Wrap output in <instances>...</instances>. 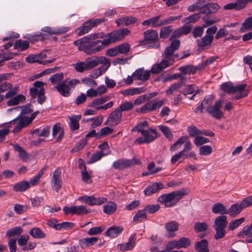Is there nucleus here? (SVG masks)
Segmentation results:
<instances>
[{"mask_svg": "<svg viewBox=\"0 0 252 252\" xmlns=\"http://www.w3.org/2000/svg\"><path fill=\"white\" fill-rule=\"evenodd\" d=\"M187 194L186 190L182 189L180 190L162 194L159 196L158 201L163 204L165 207H172L175 206Z\"/></svg>", "mask_w": 252, "mask_h": 252, "instance_id": "1", "label": "nucleus"}, {"mask_svg": "<svg viewBox=\"0 0 252 252\" xmlns=\"http://www.w3.org/2000/svg\"><path fill=\"white\" fill-rule=\"evenodd\" d=\"M246 84L234 87L232 83L226 82L221 85V89L225 92L232 94V99L237 100L248 95L249 91L246 89Z\"/></svg>", "mask_w": 252, "mask_h": 252, "instance_id": "2", "label": "nucleus"}, {"mask_svg": "<svg viewBox=\"0 0 252 252\" xmlns=\"http://www.w3.org/2000/svg\"><path fill=\"white\" fill-rule=\"evenodd\" d=\"M130 32V31L126 28L113 31L107 36L108 38L102 40L101 43L102 45L108 46L111 43H115L123 40L126 35H129Z\"/></svg>", "mask_w": 252, "mask_h": 252, "instance_id": "3", "label": "nucleus"}, {"mask_svg": "<svg viewBox=\"0 0 252 252\" xmlns=\"http://www.w3.org/2000/svg\"><path fill=\"white\" fill-rule=\"evenodd\" d=\"M80 82L79 80L73 79L70 80H66L59 83L55 88L63 96L68 97L71 94V90L74 89Z\"/></svg>", "mask_w": 252, "mask_h": 252, "instance_id": "4", "label": "nucleus"}, {"mask_svg": "<svg viewBox=\"0 0 252 252\" xmlns=\"http://www.w3.org/2000/svg\"><path fill=\"white\" fill-rule=\"evenodd\" d=\"M43 83L41 81H36L34 83L33 87L30 89V94L33 98L37 96V102L40 104H42L45 99Z\"/></svg>", "mask_w": 252, "mask_h": 252, "instance_id": "5", "label": "nucleus"}, {"mask_svg": "<svg viewBox=\"0 0 252 252\" xmlns=\"http://www.w3.org/2000/svg\"><path fill=\"white\" fill-rule=\"evenodd\" d=\"M108 96L96 98L89 104V106L95 109L96 110H106L113 107V101H109L106 104L104 103L109 99Z\"/></svg>", "mask_w": 252, "mask_h": 252, "instance_id": "6", "label": "nucleus"}, {"mask_svg": "<svg viewBox=\"0 0 252 252\" xmlns=\"http://www.w3.org/2000/svg\"><path fill=\"white\" fill-rule=\"evenodd\" d=\"M218 28L216 26L209 28L206 32V34L202 38L197 40L198 46L204 47L210 45L214 39V34L217 32Z\"/></svg>", "mask_w": 252, "mask_h": 252, "instance_id": "7", "label": "nucleus"}, {"mask_svg": "<svg viewBox=\"0 0 252 252\" xmlns=\"http://www.w3.org/2000/svg\"><path fill=\"white\" fill-rule=\"evenodd\" d=\"M105 20L106 19L103 18L90 19L85 22L82 26L77 28L76 32L79 35H82L88 32L93 27L105 22Z\"/></svg>", "mask_w": 252, "mask_h": 252, "instance_id": "8", "label": "nucleus"}, {"mask_svg": "<svg viewBox=\"0 0 252 252\" xmlns=\"http://www.w3.org/2000/svg\"><path fill=\"white\" fill-rule=\"evenodd\" d=\"M140 133L143 137L135 140V143L139 144L152 142L157 137V130L154 128H150L145 130H142Z\"/></svg>", "mask_w": 252, "mask_h": 252, "instance_id": "9", "label": "nucleus"}, {"mask_svg": "<svg viewBox=\"0 0 252 252\" xmlns=\"http://www.w3.org/2000/svg\"><path fill=\"white\" fill-rule=\"evenodd\" d=\"M180 45V40L175 39L171 43L169 46L166 47L165 49L163 60H165L171 65L174 62V60L173 59V54L175 51L179 48Z\"/></svg>", "mask_w": 252, "mask_h": 252, "instance_id": "10", "label": "nucleus"}, {"mask_svg": "<svg viewBox=\"0 0 252 252\" xmlns=\"http://www.w3.org/2000/svg\"><path fill=\"white\" fill-rule=\"evenodd\" d=\"M72 66L75 70L79 73H82L90 70L94 68L92 57L86 58L84 61L79 62L73 63Z\"/></svg>", "mask_w": 252, "mask_h": 252, "instance_id": "11", "label": "nucleus"}, {"mask_svg": "<svg viewBox=\"0 0 252 252\" xmlns=\"http://www.w3.org/2000/svg\"><path fill=\"white\" fill-rule=\"evenodd\" d=\"M47 57V55L45 53L42 52L40 54L35 55H30L26 58V61L29 63H37L40 64H46L47 63H52L55 61L56 58L42 61Z\"/></svg>", "mask_w": 252, "mask_h": 252, "instance_id": "12", "label": "nucleus"}, {"mask_svg": "<svg viewBox=\"0 0 252 252\" xmlns=\"http://www.w3.org/2000/svg\"><path fill=\"white\" fill-rule=\"evenodd\" d=\"M122 118V113L119 109L116 108L110 114L104 124L112 126H116L121 123Z\"/></svg>", "mask_w": 252, "mask_h": 252, "instance_id": "13", "label": "nucleus"}, {"mask_svg": "<svg viewBox=\"0 0 252 252\" xmlns=\"http://www.w3.org/2000/svg\"><path fill=\"white\" fill-rule=\"evenodd\" d=\"M140 163L139 160L135 158L132 159H120L114 162L113 167L116 169H123Z\"/></svg>", "mask_w": 252, "mask_h": 252, "instance_id": "14", "label": "nucleus"}, {"mask_svg": "<svg viewBox=\"0 0 252 252\" xmlns=\"http://www.w3.org/2000/svg\"><path fill=\"white\" fill-rule=\"evenodd\" d=\"M78 200L90 206L100 205L107 201L104 197H95L94 196L84 195L78 198Z\"/></svg>", "mask_w": 252, "mask_h": 252, "instance_id": "15", "label": "nucleus"}, {"mask_svg": "<svg viewBox=\"0 0 252 252\" xmlns=\"http://www.w3.org/2000/svg\"><path fill=\"white\" fill-rule=\"evenodd\" d=\"M94 68L99 64H101L99 67L104 72L110 66V60L103 56H93L92 57Z\"/></svg>", "mask_w": 252, "mask_h": 252, "instance_id": "16", "label": "nucleus"}, {"mask_svg": "<svg viewBox=\"0 0 252 252\" xmlns=\"http://www.w3.org/2000/svg\"><path fill=\"white\" fill-rule=\"evenodd\" d=\"M136 234L132 233L129 237L127 242L118 244L117 248L122 251L132 250L136 245Z\"/></svg>", "mask_w": 252, "mask_h": 252, "instance_id": "17", "label": "nucleus"}, {"mask_svg": "<svg viewBox=\"0 0 252 252\" xmlns=\"http://www.w3.org/2000/svg\"><path fill=\"white\" fill-rule=\"evenodd\" d=\"M16 124L12 132L16 134L19 132L23 128L30 124V120H29L27 117H23L19 120L18 118L12 120L10 122V125Z\"/></svg>", "mask_w": 252, "mask_h": 252, "instance_id": "18", "label": "nucleus"}, {"mask_svg": "<svg viewBox=\"0 0 252 252\" xmlns=\"http://www.w3.org/2000/svg\"><path fill=\"white\" fill-rule=\"evenodd\" d=\"M62 185L61 171L60 168H58L53 172V177L51 180V185L52 188L58 192L61 188Z\"/></svg>", "mask_w": 252, "mask_h": 252, "instance_id": "19", "label": "nucleus"}, {"mask_svg": "<svg viewBox=\"0 0 252 252\" xmlns=\"http://www.w3.org/2000/svg\"><path fill=\"white\" fill-rule=\"evenodd\" d=\"M221 100H218L213 106L208 107L207 111L214 118L220 119L223 116V113L221 110Z\"/></svg>", "mask_w": 252, "mask_h": 252, "instance_id": "20", "label": "nucleus"}, {"mask_svg": "<svg viewBox=\"0 0 252 252\" xmlns=\"http://www.w3.org/2000/svg\"><path fill=\"white\" fill-rule=\"evenodd\" d=\"M41 32L50 34H62L69 31V28L66 27L51 28L45 27L41 29Z\"/></svg>", "mask_w": 252, "mask_h": 252, "instance_id": "21", "label": "nucleus"}, {"mask_svg": "<svg viewBox=\"0 0 252 252\" xmlns=\"http://www.w3.org/2000/svg\"><path fill=\"white\" fill-rule=\"evenodd\" d=\"M98 240L97 237H86L79 240V244L82 249H85L94 246Z\"/></svg>", "mask_w": 252, "mask_h": 252, "instance_id": "22", "label": "nucleus"}, {"mask_svg": "<svg viewBox=\"0 0 252 252\" xmlns=\"http://www.w3.org/2000/svg\"><path fill=\"white\" fill-rule=\"evenodd\" d=\"M134 80H139L143 81L148 80L150 76V72L145 70L143 68H139L133 73Z\"/></svg>", "mask_w": 252, "mask_h": 252, "instance_id": "23", "label": "nucleus"}, {"mask_svg": "<svg viewBox=\"0 0 252 252\" xmlns=\"http://www.w3.org/2000/svg\"><path fill=\"white\" fill-rule=\"evenodd\" d=\"M208 0H198L196 2L189 5L187 7V10L190 12L203 10L205 9L206 3Z\"/></svg>", "mask_w": 252, "mask_h": 252, "instance_id": "24", "label": "nucleus"}, {"mask_svg": "<svg viewBox=\"0 0 252 252\" xmlns=\"http://www.w3.org/2000/svg\"><path fill=\"white\" fill-rule=\"evenodd\" d=\"M124 230V228L122 226L117 225H113L109 227L105 231V235L111 238H114L117 237Z\"/></svg>", "mask_w": 252, "mask_h": 252, "instance_id": "25", "label": "nucleus"}, {"mask_svg": "<svg viewBox=\"0 0 252 252\" xmlns=\"http://www.w3.org/2000/svg\"><path fill=\"white\" fill-rule=\"evenodd\" d=\"M137 21V19L133 17H124L116 20L115 22L118 27L127 26L134 24Z\"/></svg>", "mask_w": 252, "mask_h": 252, "instance_id": "26", "label": "nucleus"}, {"mask_svg": "<svg viewBox=\"0 0 252 252\" xmlns=\"http://www.w3.org/2000/svg\"><path fill=\"white\" fill-rule=\"evenodd\" d=\"M179 224L176 221L171 220L165 224V228L168 232L170 237H173L175 235L174 232L177 231L179 228Z\"/></svg>", "mask_w": 252, "mask_h": 252, "instance_id": "27", "label": "nucleus"}, {"mask_svg": "<svg viewBox=\"0 0 252 252\" xmlns=\"http://www.w3.org/2000/svg\"><path fill=\"white\" fill-rule=\"evenodd\" d=\"M163 188V185L161 183H154L145 189L144 192L146 195L149 196Z\"/></svg>", "mask_w": 252, "mask_h": 252, "instance_id": "28", "label": "nucleus"}, {"mask_svg": "<svg viewBox=\"0 0 252 252\" xmlns=\"http://www.w3.org/2000/svg\"><path fill=\"white\" fill-rule=\"evenodd\" d=\"M191 27L188 26H184L176 30L170 37V40L173 38L179 37L184 34H188L191 31Z\"/></svg>", "mask_w": 252, "mask_h": 252, "instance_id": "29", "label": "nucleus"}, {"mask_svg": "<svg viewBox=\"0 0 252 252\" xmlns=\"http://www.w3.org/2000/svg\"><path fill=\"white\" fill-rule=\"evenodd\" d=\"M243 209L241 207L240 203H235L230 206L228 209H227V214L231 217H235L239 215Z\"/></svg>", "mask_w": 252, "mask_h": 252, "instance_id": "30", "label": "nucleus"}, {"mask_svg": "<svg viewBox=\"0 0 252 252\" xmlns=\"http://www.w3.org/2000/svg\"><path fill=\"white\" fill-rule=\"evenodd\" d=\"M227 225V217L220 215L214 220V228H226Z\"/></svg>", "mask_w": 252, "mask_h": 252, "instance_id": "31", "label": "nucleus"}, {"mask_svg": "<svg viewBox=\"0 0 252 252\" xmlns=\"http://www.w3.org/2000/svg\"><path fill=\"white\" fill-rule=\"evenodd\" d=\"M220 8V6L216 3H206L205 9L200 11L202 14H214L216 13L219 9Z\"/></svg>", "mask_w": 252, "mask_h": 252, "instance_id": "32", "label": "nucleus"}, {"mask_svg": "<svg viewBox=\"0 0 252 252\" xmlns=\"http://www.w3.org/2000/svg\"><path fill=\"white\" fill-rule=\"evenodd\" d=\"M146 90L145 87L132 88L123 91L122 94L125 96L133 95L143 93Z\"/></svg>", "mask_w": 252, "mask_h": 252, "instance_id": "33", "label": "nucleus"}, {"mask_svg": "<svg viewBox=\"0 0 252 252\" xmlns=\"http://www.w3.org/2000/svg\"><path fill=\"white\" fill-rule=\"evenodd\" d=\"M251 223L249 225L244 226L243 229L238 233V237L240 238L245 239V241L247 239V236L252 233V216L251 218Z\"/></svg>", "mask_w": 252, "mask_h": 252, "instance_id": "34", "label": "nucleus"}, {"mask_svg": "<svg viewBox=\"0 0 252 252\" xmlns=\"http://www.w3.org/2000/svg\"><path fill=\"white\" fill-rule=\"evenodd\" d=\"M170 64L163 59L160 63H156L154 65L151 69V71L154 74H158L163 69L170 66Z\"/></svg>", "mask_w": 252, "mask_h": 252, "instance_id": "35", "label": "nucleus"}, {"mask_svg": "<svg viewBox=\"0 0 252 252\" xmlns=\"http://www.w3.org/2000/svg\"><path fill=\"white\" fill-rule=\"evenodd\" d=\"M212 211L215 214H220L221 215L227 214L226 208L221 203L214 204L212 207Z\"/></svg>", "mask_w": 252, "mask_h": 252, "instance_id": "36", "label": "nucleus"}, {"mask_svg": "<svg viewBox=\"0 0 252 252\" xmlns=\"http://www.w3.org/2000/svg\"><path fill=\"white\" fill-rule=\"evenodd\" d=\"M189 139L188 136H183L177 139V140L171 146L170 150L171 152H175L179 148H180L182 145L186 142Z\"/></svg>", "mask_w": 252, "mask_h": 252, "instance_id": "37", "label": "nucleus"}, {"mask_svg": "<svg viewBox=\"0 0 252 252\" xmlns=\"http://www.w3.org/2000/svg\"><path fill=\"white\" fill-rule=\"evenodd\" d=\"M194 248L198 252H209L208 247V242L205 239L197 242L195 245Z\"/></svg>", "mask_w": 252, "mask_h": 252, "instance_id": "38", "label": "nucleus"}, {"mask_svg": "<svg viewBox=\"0 0 252 252\" xmlns=\"http://www.w3.org/2000/svg\"><path fill=\"white\" fill-rule=\"evenodd\" d=\"M30 183L26 181H23L16 184L13 186V189L16 192H22L30 188Z\"/></svg>", "mask_w": 252, "mask_h": 252, "instance_id": "39", "label": "nucleus"}, {"mask_svg": "<svg viewBox=\"0 0 252 252\" xmlns=\"http://www.w3.org/2000/svg\"><path fill=\"white\" fill-rule=\"evenodd\" d=\"M26 99L25 96L23 94H18L11 98L7 102L8 106H14L24 102Z\"/></svg>", "mask_w": 252, "mask_h": 252, "instance_id": "40", "label": "nucleus"}, {"mask_svg": "<svg viewBox=\"0 0 252 252\" xmlns=\"http://www.w3.org/2000/svg\"><path fill=\"white\" fill-rule=\"evenodd\" d=\"M27 38L32 42H34L37 41H43L46 38V34L43 32H38L37 33L28 34Z\"/></svg>", "mask_w": 252, "mask_h": 252, "instance_id": "41", "label": "nucleus"}, {"mask_svg": "<svg viewBox=\"0 0 252 252\" xmlns=\"http://www.w3.org/2000/svg\"><path fill=\"white\" fill-rule=\"evenodd\" d=\"M160 18V16H157L149 19L144 21L142 24L144 26H152V27H158L160 26H158L159 23H158Z\"/></svg>", "mask_w": 252, "mask_h": 252, "instance_id": "42", "label": "nucleus"}, {"mask_svg": "<svg viewBox=\"0 0 252 252\" xmlns=\"http://www.w3.org/2000/svg\"><path fill=\"white\" fill-rule=\"evenodd\" d=\"M29 234L35 239H43L46 234L38 227H33L30 230Z\"/></svg>", "mask_w": 252, "mask_h": 252, "instance_id": "43", "label": "nucleus"}, {"mask_svg": "<svg viewBox=\"0 0 252 252\" xmlns=\"http://www.w3.org/2000/svg\"><path fill=\"white\" fill-rule=\"evenodd\" d=\"M23 232V229L20 226H16L8 229L6 233V236L8 237H12L20 236Z\"/></svg>", "mask_w": 252, "mask_h": 252, "instance_id": "44", "label": "nucleus"}, {"mask_svg": "<svg viewBox=\"0 0 252 252\" xmlns=\"http://www.w3.org/2000/svg\"><path fill=\"white\" fill-rule=\"evenodd\" d=\"M117 209V205L114 202H109L103 206V212L107 215L114 213Z\"/></svg>", "mask_w": 252, "mask_h": 252, "instance_id": "45", "label": "nucleus"}, {"mask_svg": "<svg viewBox=\"0 0 252 252\" xmlns=\"http://www.w3.org/2000/svg\"><path fill=\"white\" fill-rule=\"evenodd\" d=\"M81 118V115H77L70 118V128L71 130L74 131L79 127V121Z\"/></svg>", "mask_w": 252, "mask_h": 252, "instance_id": "46", "label": "nucleus"}, {"mask_svg": "<svg viewBox=\"0 0 252 252\" xmlns=\"http://www.w3.org/2000/svg\"><path fill=\"white\" fill-rule=\"evenodd\" d=\"M197 68L191 65L181 66L179 70L184 74H194L196 73Z\"/></svg>", "mask_w": 252, "mask_h": 252, "instance_id": "47", "label": "nucleus"}, {"mask_svg": "<svg viewBox=\"0 0 252 252\" xmlns=\"http://www.w3.org/2000/svg\"><path fill=\"white\" fill-rule=\"evenodd\" d=\"M91 212L90 209L84 205L74 206V215H84Z\"/></svg>", "mask_w": 252, "mask_h": 252, "instance_id": "48", "label": "nucleus"}, {"mask_svg": "<svg viewBox=\"0 0 252 252\" xmlns=\"http://www.w3.org/2000/svg\"><path fill=\"white\" fill-rule=\"evenodd\" d=\"M145 39L149 41H154L158 38V33L156 31L151 30H147L144 32Z\"/></svg>", "mask_w": 252, "mask_h": 252, "instance_id": "49", "label": "nucleus"}, {"mask_svg": "<svg viewBox=\"0 0 252 252\" xmlns=\"http://www.w3.org/2000/svg\"><path fill=\"white\" fill-rule=\"evenodd\" d=\"M153 111L152 100L146 103L145 105L136 110L137 112L142 113H146Z\"/></svg>", "mask_w": 252, "mask_h": 252, "instance_id": "50", "label": "nucleus"}, {"mask_svg": "<svg viewBox=\"0 0 252 252\" xmlns=\"http://www.w3.org/2000/svg\"><path fill=\"white\" fill-rule=\"evenodd\" d=\"M202 20L204 22V24H202L203 28H206L218 23L220 19L219 18L211 19L208 16H205L202 18Z\"/></svg>", "mask_w": 252, "mask_h": 252, "instance_id": "51", "label": "nucleus"}, {"mask_svg": "<svg viewBox=\"0 0 252 252\" xmlns=\"http://www.w3.org/2000/svg\"><path fill=\"white\" fill-rule=\"evenodd\" d=\"M29 46V43L27 41L17 40L14 43V48L20 51L27 49Z\"/></svg>", "mask_w": 252, "mask_h": 252, "instance_id": "52", "label": "nucleus"}, {"mask_svg": "<svg viewBox=\"0 0 252 252\" xmlns=\"http://www.w3.org/2000/svg\"><path fill=\"white\" fill-rule=\"evenodd\" d=\"M245 218H241L240 219L231 221L229 224L228 228L230 230H233L239 226L241 224H242L245 221Z\"/></svg>", "mask_w": 252, "mask_h": 252, "instance_id": "53", "label": "nucleus"}, {"mask_svg": "<svg viewBox=\"0 0 252 252\" xmlns=\"http://www.w3.org/2000/svg\"><path fill=\"white\" fill-rule=\"evenodd\" d=\"M182 86V84L181 82H178L172 84L166 91V95H170L177 92Z\"/></svg>", "mask_w": 252, "mask_h": 252, "instance_id": "54", "label": "nucleus"}, {"mask_svg": "<svg viewBox=\"0 0 252 252\" xmlns=\"http://www.w3.org/2000/svg\"><path fill=\"white\" fill-rule=\"evenodd\" d=\"M200 19V15L199 13L193 14L188 17L182 19V23L185 24H189L192 23H194Z\"/></svg>", "mask_w": 252, "mask_h": 252, "instance_id": "55", "label": "nucleus"}, {"mask_svg": "<svg viewBox=\"0 0 252 252\" xmlns=\"http://www.w3.org/2000/svg\"><path fill=\"white\" fill-rule=\"evenodd\" d=\"M252 28V17L247 18L243 23L240 29L241 32H243Z\"/></svg>", "mask_w": 252, "mask_h": 252, "instance_id": "56", "label": "nucleus"}, {"mask_svg": "<svg viewBox=\"0 0 252 252\" xmlns=\"http://www.w3.org/2000/svg\"><path fill=\"white\" fill-rule=\"evenodd\" d=\"M212 147L209 145L202 146L200 147L199 154L202 156H207L212 153Z\"/></svg>", "mask_w": 252, "mask_h": 252, "instance_id": "57", "label": "nucleus"}, {"mask_svg": "<svg viewBox=\"0 0 252 252\" xmlns=\"http://www.w3.org/2000/svg\"><path fill=\"white\" fill-rule=\"evenodd\" d=\"M108 155V153L103 154L102 152H97L93 154L91 158L89 159L88 163L89 164L95 162L101 158L103 156Z\"/></svg>", "mask_w": 252, "mask_h": 252, "instance_id": "58", "label": "nucleus"}, {"mask_svg": "<svg viewBox=\"0 0 252 252\" xmlns=\"http://www.w3.org/2000/svg\"><path fill=\"white\" fill-rule=\"evenodd\" d=\"M133 103L129 101H125L123 102L118 108L119 111L122 113V111H128L133 109Z\"/></svg>", "mask_w": 252, "mask_h": 252, "instance_id": "59", "label": "nucleus"}, {"mask_svg": "<svg viewBox=\"0 0 252 252\" xmlns=\"http://www.w3.org/2000/svg\"><path fill=\"white\" fill-rule=\"evenodd\" d=\"M13 148L19 153V156L20 158L23 160H26L28 158V156L26 151L19 145L17 144L14 145Z\"/></svg>", "mask_w": 252, "mask_h": 252, "instance_id": "60", "label": "nucleus"}, {"mask_svg": "<svg viewBox=\"0 0 252 252\" xmlns=\"http://www.w3.org/2000/svg\"><path fill=\"white\" fill-rule=\"evenodd\" d=\"M28 209L27 205H23L16 203L14 205V211L18 215H21L26 212Z\"/></svg>", "mask_w": 252, "mask_h": 252, "instance_id": "61", "label": "nucleus"}, {"mask_svg": "<svg viewBox=\"0 0 252 252\" xmlns=\"http://www.w3.org/2000/svg\"><path fill=\"white\" fill-rule=\"evenodd\" d=\"M159 128L167 139L169 140L173 139V135L169 127L164 126H159Z\"/></svg>", "mask_w": 252, "mask_h": 252, "instance_id": "62", "label": "nucleus"}, {"mask_svg": "<svg viewBox=\"0 0 252 252\" xmlns=\"http://www.w3.org/2000/svg\"><path fill=\"white\" fill-rule=\"evenodd\" d=\"M209 142H210V140L208 138L204 137L201 135H198L194 139V143L197 146H200Z\"/></svg>", "mask_w": 252, "mask_h": 252, "instance_id": "63", "label": "nucleus"}, {"mask_svg": "<svg viewBox=\"0 0 252 252\" xmlns=\"http://www.w3.org/2000/svg\"><path fill=\"white\" fill-rule=\"evenodd\" d=\"M145 211V209L139 211L133 217V221H139L146 219L147 215Z\"/></svg>", "mask_w": 252, "mask_h": 252, "instance_id": "64", "label": "nucleus"}]
</instances>
